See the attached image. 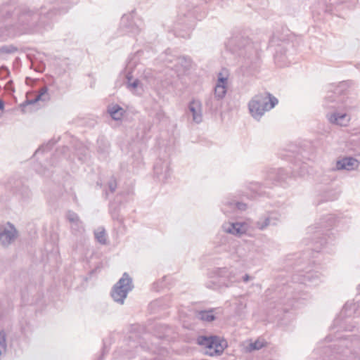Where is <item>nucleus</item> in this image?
I'll list each match as a JSON object with an SVG mask.
<instances>
[{
	"label": "nucleus",
	"mask_w": 360,
	"mask_h": 360,
	"mask_svg": "<svg viewBox=\"0 0 360 360\" xmlns=\"http://www.w3.org/2000/svg\"><path fill=\"white\" fill-rule=\"evenodd\" d=\"M127 79H128V80H129V82H128V86H129V87H131V88H132V89H136V88L139 86V83H140V82H139V79H136L134 80L132 82H129V80H130V77H129L128 75H127Z\"/></svg>",
	"instance_id": "nucleus-37"
},
{
	"label": "nucleus",
	"mask_w": 360,
	"mask_h": 360,
	"mask_svg": "<svg viewBox=\"0 0 360 360\" xmlns=\"http://www.w3.org/2000/svg\"><path fill=\"white\" fill-rule=\"evenodd\" d=\"M226 94V86L222 85H216L214 88V95L213 96L221 100Z\"/></svg>",
	"instance_id": "nucleus-26"
},
{
	"label": "nucleus",
	"mask_w": 360,
	"mask_h": 360,
	"mask_svg": "<svg viewBox=\"0 0 360 360\" xmlns=\"http://www.w3.org/2000/svg\"><path fill=\"white\" fill-rule=\"evenodd\" d=\"M226 347L227 342L225 340L216 336V341H214V343L213 351L206 352L205 354L210 356H220L224 352V350Z\"/></svg>",
	"instance_id": "nucleus-17"
},
{
	"label": "nucleus",
	"mask_w": 360,
	"mask_h": 360,
	"mask_svg": "<svg viewBox=\"0 0 360 360\" xmlns=\"http://www.w3.org/2000/svg\"><path fill=\"white\" fill-rule=\"evenodd\" d=\"M347 84L345 82H340L335 86H331L325 98L326 107L334 110L332 112L326 114L328 122L333 124L345 127L350 121V116L346 112H340V110L347 108L345 95L347 91Z\"/></svg>",
	"instance_id": "nucleus-1"
},
{
	"label": "nucleus",
	"mask_w": 360,
	"mask_h": 360,
	"mask_svg": "<svg viewBox=\"0 0 360 360\" xmlns=\"http://www.w3.org/2000/svg\"><path fill=\"white\" fill-rule=\"evenodd\" d=\"M9 74V71L6 67L2 66L0 68V78H4Z\"/></svg>",
	"instance_id": "nucleus-38"
},
{
	"label": "nucleus",
	"mask_w": 360,
	"mask_h": 360,
	"mask_svg": "<svg viewBox=\"0 0 360 360\" xmlns=\"http://www.w3.org/2000/svg\"><path fill=\"white\" fill-rule=\"evenodd\" d=\"M108 112L112 120L118 121L122 119L125 110L119 105L115 104L108 107Z\"/></svg>",
	"instance_id": "nucleus-21"
},
{
	"label": "nucleus",
	"mask_w": 360,
	"mask_h": 360,
	"mask_svg": "<svg viewBox=\"0 0 360 360\" xmlns=\"http://www.w3.org/2000/svg\"><path fill=\"white\" fill-rule=\"evenodd\" d=\"M18 236L15 226L8 221L5 226L0 227V243L4 247H8Z\"/></svg>",
	"instance_id": "nucleus-7"
},
{
	"label": "nucleus",
	"mask_w": 360,
	"mask_h": 360,
	"mask_svg": "<svg viewBox=\"0 0 360 360\" xmlns=\"http://www.w3.org/2000/svg\"><path fill=\"white\" fill-rule=\"evenodd\" d=\"M41 150V148H39L37 151L36 153H39Z\"/></svg>",
	"instance_id": "nucleus-50"
},
{
	"label": "nucleus",
	"mask_w": 360,
	"mask_h": 360,
	"mask_svg": "<svg viewBox=\"0 0 360 360\" xmlns=\"http://www.w3.org/2000/svg\"><path fill=\"white\" fill-rule=\"evenodd\" d=\"M214 274L216 275L215 280L212 281L214 286H211L210 285H207V288H212L213 289H216L217 288H220L222 286L229 287V281L228 278L230 276V269L226 267L224 268H218L214 271Z\"/></svg>",
	"instance_id": "nucleus-9"
},
{
	"label": "nucleus",
	"mask_w": 360,
	"mask_h": 360,
	"mask_svg": "<svg viewBox=\"0 0 360 360\" xmlns=\"http://www.w3.org/2000/svg\"><path fill=\"white\" fill-rule=\"evenodd\" d=\"M254 192L257 193L259 195H262L263 191H262V185L259 183L252 184L250 188Z\"/></svg>",
	"instance_id": "nucleus-33"
},
{
	"label": "nucleus",
	"mask_w": 360,
	"mask_h": 360,
	"mask_svg": "<svg viewBox=\"0 0 360 360\" xmlns=\"http://www.w3.org/2000/svg\"><path fill=\"white\" fill-rule=\"evenodd\" d=\"M250 350H258L264 347L263 342L256 340L254 342L250 344Z\"/></svg>",
	"instance_id": "nucleus-31"
},
{
	"label": "nucleus",
	"mask_w": 360,
	"mask_h": 360,
	"mask_svg": "<svg viewBox=\"0 0 360 360\" xmlns=\"http://www.w3.org/2000/svg\"><path fill=\"white\" fill-rule=\"evenodd\" d=\"M108 188L111 193H114L117 188V182L114 178H112L108 183Z\"/></svg>",
	"instance_id": "nucleus-36"
},
{
	"label": "nucleus",
	"mask_w": 360,
	"mask_h": 360,
	"mask_svg": "<svg viewBox=\"0 0 360 360\" xmlns=\"http://www.w3.org/2000/svg\"><path fill=\"white\" fill-rule=\"evenodd\" d=\"M313 278L314 276L311 274L310 270L307 271L305 274H302L300 276L295 275L292 277V279L295 282H298L304 285H306L307 282L311 281Z\"/></svg>",
	"instance_id": "nucleus-24"
},
{
	"label": "nucleus",
	"mask_w": 360,
	"mask_h": 360,
	"mask_svg": "<svg viewBox=\"0 0 360 360\" xmlns=\"http://www.w3.org/2000/svg\"><path fill=\"white\" fill-rule=\"evenodd\" d=\"M214 341H216V335H200L196 340L197 344L200 346H204L209 349L208 352L213 351Z\"/></svg>",
	"instance_id": "nucleus-18"
},
{
	"label": "nucleus",
	"mask_w": 360,
	"mask_h": 360,
	"mask_svg": "<svg viewBox=\"0 0 360 360\" xmlns=\"http://www.w3.org/2000/svg\"><path fill=\"white\" fill-rule=\"evenodd\" d=\"M232 46L231 51L233 53L238 55L239 56L247 57L250 59V56H253L255 63L259 60L257 51L254 49L252 43L250 40L245 37L234 38L230 41Z\"/></svg>",
	"instance_id": "nucleus-6"
},
{
	"label": "nucleus",
	"mask_w": 360,
	"mask_h": 360,
	"mask_svg": "<svg viewBox=\"0 0 360 360\" xmlns=\"http://www.w3.org/2000/svg\"><path fill=\"white\" fill-rule=\"evenodd\" d=\"M48 89L46 86H44L40 89V91L39 94L35 96L34 98L31 100H26L22 105V107H25L27 105H32L36 103L37 102L39 101H46V99H49V96L47 94Z\"/></svg>",
	"instance_id": "nucleus-20"
},
{
	"label": "nucleus",
	"mask_w": 360,
	"mask_h": 360,
	"mask_svg": "<svg viewBox=\"0 0 360 360\" xmlns=\"http://www.w3.org/2000/svg\"><path fill=\"white\" fill-rule=\"evenodd\" d=\"M205 105L206 110H207L209 112H214L219 109V108L221 105L220 100L213 96L212 95H209L205 98Z\"/></svg>",
	"instance_id": "nucleus-19"
},
{
	"label": "nucleus",
	"mask_w": 360,
	"mask_h": 360,
	"mask_svg": "<svg viewBox=\"0 0 360 360\" xmlns=\"http://www.w3.org/2000/svg\"><path fill=\"white\" fill-rule=\"evenodd\" d=\"M133 356H134V355H128V358H131Z\"/></svg>",
	"instance_id": "nucleus-51"
},
{
	"label": "nucleus",
	"mask_w": 360,
	"mask_h": 360,
	"mask_svg": "<svg viewBox=\"0 0 360 360\" xmlns=\"http://www.w3.org/2000/svg\"><path fill=\"white\" fill-rule=\"evenodd\" d=\"M225 231L236 236H241L247 231V226L245 223H230L228 227H224Z\"/></svg>",
	"instance_id": "nucleus-16"
},
{
	"label": "nucleus",
	"mask_w": 360,
	"mask_h": 360,
	"mask_svg": "<svg viewBox=\"0 0 360 360\" xmlns=\"http://www.w3.org/2000/svg\"><path fill=\"white\" fill-rule=\"evenodd\" d=\"M329 360H360V355L356 352L351 354L349 356H347L346 359H342L341 354L333 355Z\"/></svg>",
	"instance_id": "nucleus-28"
},
{
	"label": "nucleus",
	"mask_w": 360,
	"mask_h": 360,
	"mask_svg": "<svg viewBox=\"0 0 360 360\" xmlns=\"http://www.w3.org/2000/svg\"><path fill=\"white\" fill-rule=\"evenodd\" d=\"M181 60L182 65H184L186 68H188L191 66V59L190 58L182 56L179 58Z\"/></svg>",
	"instance_id": "nucleus-35"
},
{
	"label": "nucleus",
	"mask_w": 360,
	"mask_h": 360,
	"mask_svg": "<svg viewBox=\"0 0 360 360\" xmlns=\"http://www.w3.org/2000/svg\"><path fill=\"white\" fill-rule=\"evenodd\" d=\"M68 8H69V6L66 7L65 9H63L62 11L58 10V13H60V14L63 13H65L68 11Z\"/></svg>",
	"instance_id": "nucleus-46"
},
{
	"label": "nucleus",
	"mask_w": 360,
	"mask_h": 360,
	"mask_svg": "<svg viewBox=\"0 0 360 360\" xmlns=\"http://www.w3.org/2000/svg\"><path fill=\"white\" fill-rule=\"evenodd\" d=\"M6 333L4 330L0 331V355L6 352Z\"/></svg>",
	"instance_id": "nucleus-30"
},
{
	"label": "nucleus",
	"mask_w": 360,
	"mask_h": 360,
	"mask_svg": "<svg viewBox=\"0 0 360 360\" xmlns=\"http://www.w3.org/2000/svg\"><path fill=\"white\" fill-rule=\"evenodd\" d=\"M236 207H237L239 210H246V208H247V205H246V204H245V203H243V202H236Z\"/></svg>",
	"instance_id": "nucleus-40"
},
{
	"label": "nucleus",
	"mask_w": 360,
	"mask_h": 360,
	"mask_svg": "<svg viewBox=\"0 0 360 360\" xmlns=\"http://www.w3.org/2000/svg\"><path fill=\"white\" fill-rule=\"evenodd\" d=\"M278 103V99L266 92L264 94L255 95L249 102L248 108L251 115L259 120L265 112L274 108Z\"/></svg>",
	"instance_id": "nucleus-3"
},
{
	"label": "nucleus",
	"mask_w": 360,
	"mask_h": 360,
	"mask_svg": "<svg viewBox=\"0 0 360 360\" xmlns=\"http://www.w3.org/2000/svg\"><path fill=\"white\" fill-rule=\"evenodd\" d=\"M281 303H283L284 304H287L290 305V306L293 304L292 300H291V297L287 298V301L286 302L285 301H281Z\"/></svg>",
	"instance_id": "nucleus-42"
},
{
	"label": "nucleus",
	"mask_w": 360,
	"mask_h": 360,
	"mask_svg": "<svg viewBox=\"0 0 360 360\" xmlns=\"http://www.w3.org/2000/svg\"><path fill=\"white\" fill-rule=\"evenodd\" d=\"M112 217L114 220H117L120 223H122V218L120 217L118 213L114 212L112 213Z\"/></svg>",
	"instance_id": "nucleus-41"
},
{
	"label": "nucleus",
	"mask_w": 360,
	"mask_h": 360,
	"mask_svg": "<svg viewBox=\"0 0 360 360\" xmlns=\"http://www.w3.org/2000/svg\"><path fill=\"white\" fill-rule=\"evenodd\" d=\"M53 11H50L49 12L47 13V15H51L52 14Z\"/></svg>",
	"instance_id": "nucleus-49"
},
{
	"label": "nucleus",
	"mask_w": 360,
	"mask_h": 360,
	"mask_svg": "<svg viewBox=\"0 0 360 360\" xmlns=\"http://www.w3.org/2000/svg\"><path fill=\"white\" fill-rule=\"evenodd\" d=\"M262 4L264 5H266L267 4L266 0H262Z\"/></svg>",
	"instance_id": "nucleus-48"
},
{
	"label": "nucleus",
	"mask_w": 360,
	"mask_h": 360,
	"mask_svg": "<svg viewBox=\"0 0 360 360\" xmlns=\"http://www.w3.org/2000/svg\"><path fill=\"white\" fill-rule=\"evenodd\" d=\"M227 78L222 76V73L219 72L216 85H222L226 86Z\"/></svg>",
	"instance_id": "nucleus-34"
},
{
	"label": "nucleus",
	"mask_w": 360,
	"mask_h": 360,
	"mask_svg": "<svg viewBox=\"0 0 360 360\" xmlns=\"http://www.w3.org/2000/svg\"><path fill=\"white\" fill-rule=\"evenodd\" d=\"M65 217L71 224V228L73 231L80 232L82 230H84L83 222L77 213L72 210H68L66 212Z\"/></svg>",
	"instance_id": "nucleus-14"
},
{
	"label": "nucleus",
	"mask_w": 360,
	"mask_h": 360,
	"mask_svg": "<svg viewBox=\"0 0 360 360\" xmlns=\"http://www.w3.org/2000/svg\"><path fill=\"white\" fill-rule=\"evenodd\" d=\"M214 309L200 311L198 314V317L205 321L212 322L215 320L216 317L214 315Z\"/></svg>",
	"instance_id": "nucleus-23"
},
{
	"label": "nucleus",
	"mask_w": 360,
	"mask_h": 360,
	"mask_svg": "<svg viewBox=\"0 0 360 360\" xmlns=\"http://www.w3.org/2000/svg\"><path fill=\"white\" fill-rule=\"evenodd\" d=\"M230 276L228 278V280L229 281V285L236 282H239L240 281V278L238 277L235 272H233V270H230Z\"/></svg>",
	"instance_id": "nucleus-32"
},
{
	"label": "nucleus",
	"mask_w": 360,
	"mask_h": 360,
	"mask_svg": "<svg viewBox=\"0 0 360 360\" xmlns=\"http://www.w3.org/2000/svg\"><path fill=\"white\" fill-rule=\"evenodd\" d=\"M153 288L155 290L158 291L160 288H164V285L162 284V281H156L153 283Z\"/></svg>",
	"instance_id": "nucleus-39"
},
{
	"label": "nucleus",
	"mask_w": 360,
	"mask_h": 360,
	"mask_svg": "<svg viewBox=\"0 0 360 360\" xmlns=\"http://www.w3.org/2000/svg\"><path fill=\"white\" fill-rule=\"evenodd\" d=\"M154 174L162 181H165L170 176V169L167 162L159 159L153 167Z\"/></svg>",
	"instance_id": "nucleus-11"
},
{
	"label": "nucleus",
	"mask_w": 360,
	"mask_h": 360,
	"mask_svg": "<svg viewBox=\"0 0 360 360\" xmlns=\"http://www.w3.org/2000/svg\"><path fill=\"white\" fill-rule=\"evenodd\" d=\"M338 198V194L333 191H327L325 195L323 196V198L319 202V204L323 202H328V201H333Z\"/></svg>",
	"instance_id": "nucleus-27"
},
{
	"label": "nucleus",
	"mask_w": 360,
	"mask_h": 360,
	"mask_svg": "<svg viewBox=\"0 0 360 360\" xmlns=\"http://www.w3.org/2000/svg\"><path fill=\"white\" fill-rule=\"evenodd\" d=\"M18 51V48L13 45H4L0 47V53L10 54Z\"/></svg>",
	"instance_id": "nucleus-29"
},
{
	"label": "nucleus",
	"mask_w": 360,
	"mask_h": 360,
	"mask_svg": "<svg viewBox=\"0 0 360 360\" xmlns=\"http://www.w3.org/2000/svg\"><path fill=\"white\" fill-rule=\"evenodd\" d=\"M149 336L148 334L141 336L136 333H131L129 336L128 345L130 348H135L136 350L140 349L144 351H153V344L151 343L150 346L147 342Z\"/></svg>",
	"instance_id": "nucleus-8"
},
{
	"label": "nucleus",
	"mask_w": 360,
	"mask_h": 360,
	"mask_svg": "<svg viewBox=\"0 0 360 360\" xmlns=\"http://www.w3.org/2000/svg\"><path fill=\"white\" fill-rule=\"evenodd\" d=\"M120 29L124 32H131L137 34L139 29L133 22L132 18L129 15H123L120 21Z\"/></svg>",
	"instance_id": "nucleus-13"
},
{
	"label": "nucleus",
	"mask_w": 360,
	"mask_h": 360,
	"mask_svg": "<svg viewBox=\"0 0 360 360\" xmlns=\"http://www.w3.org/2000/svg\"><path fill=\"white\" fill-rule=\"evenodd\" d=\"M281 56H279L278 54V52L277 51L276 55H275V60H276V63H278V59Z\"/></svg>",
	"instance_id": "nucleus-45"
},
{
	"label": "nucleus",
	"mask_w": 360,
	"mask_h": 360,
	"mask_svg": "<svg viewBox=\"0 0 360 360\" xmlns=\"http://www.w3.org/2000/svg\"><path fill=\"white\" fill-rule=\"evenodd\" d=\"M96 240L102 245L107 243L106 233L104 229H98L94 231Z\"/></svg>",
	"instance_id": "nucleus-25"
},
{
	"label": "nucleus",
	"mask_w": 360,
	"mask_h": 360,
	"mask_svg": "<svg viewBox=\"0 0 360 360\" xmlns=\"http://www.w3.org/2000/svg\"><path fill=\"white\" fill-rule=\"evenodd\" d=\"M335 219L332 214H328L321 219V227L316 228L313 231L310 250L319 252L322 248L327 243L328 231L335 225Z\"/></svg>",
	"instance_id": "nucleus-4"
},
{
	"label": "nucleus",
	"mask_w": 360,
	"mask_h": 360,
	"mask_svg": "<svg viewBox=\"0 0 360 360\" xmlns=\"http://www.w3.org/2000/svg\"><path fill=\"white\" fill-rule=\"evenodd\" d=\"M277 219L271 216L266 217L264 219H260L257 222V227L260 230H264L270 225H276Z\"/></svg>",
	"instance_id": "nucleus-22"
},
{
	"label": "nucleus",
	"mask_w": 360,
	"mask_h": 360,
	"mask_svg": "<svg viewBox=\"0 0 360 360\" xmlns=\"http://www.w3.org/2000/svg\"><path fill=\"white\" fill-rule=\"evenodd\" d=\"M358 166V161L352 157H345L338 160L336 162V169L338 170L346 169L348 171L354 169Z\"/></svg>",
	"instance_id": "nucleus-15"
},
{
	"label": "nucleus",
	"mask_w": 360,
	"mask_h": 360,
	"mask_svg": "<svg viewBox=\"0 0 360 360\" xmlns=\"http://www.w3.org/2000/svg\"><path fill=\"white\" fill-rule=\"evenodd\" d=\"M42 18V13L30 10L26 6H15L6 3L0 6V23L8 30L11 27L35 23Z\"/></svg>",
	"instance_id": "nucleus-2"
},
{
	"label": "nucleus",
	"mask_w": 360,
	"mask_h": 360,
	"mask_svg": "<svg viewBox=\"0 0 360 360\" xmlns=\"http://www.w3.org/2000/svg\"><path fill=\"white\" fill-rule=\"evenodd\" d=\"M193 24H191V25H189L188 29L190 30L193 28Z\"/></svg>",
	"instance_id": "nucleus-47"
},
{
	"label": "nucleus",
	"mask_w": 360,
	"mask_h": 360,
	"mask_svg": "<svg viewBox=\"0 0 360 360\" xmlns=\"http://www.w3.org/2000/svg\"><path fill=\"white\" fill-rule=\"evenodd\" d=\"M4 109V102L3 100L0 99V110H3Z\"/></svg>",
	"instance_id": "nucleus-44"
},
{
	"label": "nucleus",
	"mask_w": 360,
	"mask_h": 360,
	"mask_svg": "<svg viewBox=\"0 0 360 360\" xmlns=\"http://www.w3.org/2000/svg\"><path fill=\"white\" fill-rule=\"evenodd\" d=\"M309 253L307 252H304V255H308Z\"/></svg>",
	"instance_id": "nucleus-52"
},
{
	"label": "nucleus",
	"mask_w": 360,
	"mask_h": 360,
	"mask_svg": "<svg viewBox=\"0 0 360 360\" xmlns=\"http://www.w3.org/2000/svg\"><path fill=\"white\" fill-rule=\"evenodd\" d=\"M188 110L191 112L194 122L199 124L202 121V103L198 100L193 99L188 105Z\"/></svg>",
	"instance_id": "nucleus-12"
},
{
	"label": "nucleus",
	"mask_w": 360,
	"mask_h": 360,
	"mask_svg": "<svg viewBox=\"0 0 360 360\" xmlns=\"http://www.w3.org/2000/svg\"><path fill=\"white\" fill-rule=\"evenodd\" d=\"M242 278L243 281L247 282L250 279V276L248 274H245V276H242Z\"/></svg>",
	"instance_id": "nucleus-43"
},
{
	"label": "nucleus",
	"mask_w": 360,
	"mask_h": 360,
	"mask_svg": "<svg viewBox=\"0 0 360 360\" xmlns=\"http://www.w3.org/2000/svg\"><path fill=\"white\" fill-rule=\"evenodd\" d=\"M133 288L131 278L127 272H124L122 278L113 285L110 295L115 302L123 304L128 293Z\"/></svg>",
	"instance_id": "nucleus-5"
},
{
	"label": "nucleus",
	"mask_w": 360,
	"mask_h": 360,
	"mask_svg": "<svg viewBox=\"0 0 360 360\" xmlns=\"http://www.w3.org/2000/svg\"><path fill=\"white\" fill-rule=\"evenodd\" d=\"M288 178V172L284 169H273L269 172L265 181L266 186H270L271 184H281Z\"/></svg>",
	"instance_id": "nucleus-10"
}]
</instances>
